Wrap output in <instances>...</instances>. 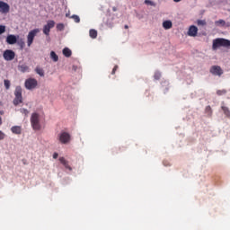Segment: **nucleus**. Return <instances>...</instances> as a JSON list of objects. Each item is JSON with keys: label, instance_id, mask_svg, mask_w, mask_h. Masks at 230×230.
<instances>
[{"label": "nucleus", "instance_id": "obj_30", "mask_svg": "<svg viewBox=\"0 0 230 230\" xmlns=\"http://www.w3.org/2000/svg\"><path fill=\"white\" fill-rule=\"evenodd\" d=\"M6 31V26L4 25H0V35H3Z\"/></svg>", "mask_w": 230, "mask_h": 230}, {"label": "nucleus", "instance_id": "obj_27", "mask_svg": "<svg viewBox=\"0 0 230 230\" xmlns=\"http://www.w3.org/2000/svg\"><path fill=\"white\" fill-rule=\"evenodd\" d=\"M4 87H5V89H10V80H4Z\"/></svg>", "mask_w": 230, "mask_h": 230}, {"label": "nucleus", "instance_id": "obj_32", "mask_svg": "<svg viewBox=\"0 0 230 230\" xmlns=\"http://www.w3.org/2000/svg\"><path fill=\"white\" fill-rule=\"evenodd\" d=\"M4 137H6V135L4 133H3V131L0 130V141H3V139H4Z\"/></svg>", "mask_w": 230, "mask_h": 230}, {"label": "nucleus", "instance_id": "obj_1", "mask_svg": "<svg viewBox=\"0 0 230 230\" xmlns=\"http://www.w3.org/2000/svg\"><path fill=\"white\" fill-rule=\"evenodd\" d=\"M218 48H230V40L223 38H217L213 40L212 49Z\"/></svg>", "mask_w": 230, "mask_h": 230}, {"label": "nucleus", "instance_id": "obj_39", "mask_svg": "<svg viewBox=\"0 0 230 230\" xmlns=\"http://www.w3.org/2000/svg\"><path fill=\"white\" fill-rule=\"evenodd\" d=\"M113 12H116V9H115V7H113Z\"/></svg>", "mask_w": 230, "mask_h": 230}, {"label": "nucleus", "instance_id": "obj_36", "mask_svg": "<svg viewBox=\"0 0 230 230\" xmlns=\"http://www.w3.org/2000/svg\"><path fill=\"white\" fill-rule=\"evenodd\" d=\"M0 125H3V119L0 117Z\"/></svg>", "mask_w": 230, "mask_h": 230}, {"label": "nucleus", "instance_id": "obj_22", "mask_svg": "<svg viewBox=\"0 0 230 230\" xmlns=\"http://www.w3.org/2000/svg\"><path fill=\"white\" fill-rule=\"evenodd\" d=\"M217 96H224V94H227V90H226V89L217 90Z\"/></svg>", "mask_w": 230, "mask_h": 230}, {"label": "nucleus", "instance_id": "obj_2", "mask_svg": "<svg viewBox=\"0 0 230 230\" xmlns=\"http://www.w3.org/2000/svg\"><path fill=\"white\" fill-rule=\"evenodd\" d=\"M31 125L33 130H40V115L39 113H32L31 116Z\"/></svg>", "mask_w": 230, "mask_h": 230}, {"label": "nucleus", "instance_id": "obj_9", "mask_svg": "<svg viewBox=\"0 0 230 230\" xmlns=\"http://www.w3.org/2000/svg\"><path fill=\"white\" fill-rule=\"evenodd\" d=\"M210 73L215 76H222V75H224V70H222V67L219 66H212L210 68Z\"/></svg>", "mask_w": 230, "mask_h": 230}, {"label": "nucleus", "instance_id": "obj_35", "mask_svg": "<svg viewBox=\"0 0 230 230\" xmlns=\"http://www.w3.org/2000/svg\"><path fill=\"white\" fill-rule=\"evenodd\" d=\"M58 155L57 153H54L53 159H58Z\"/></svg>", "mask_w": 230, "mask_h": 230}, {"label": "nucleus", "instance_id": "obj_13", "mask_svg": "<svg viewBox=\"0 0 230 230\" xmlns=\"http://www.w3.org/2000/svg\"><path fill=\"white\" fill-rule=\"evenodd\" d=\"M18 70L21 73H30V66H28V65H26V64L19 65Z\"/></svg>", "mask_w": 230, "mask_h": 230}, {"label": "nucleus", "instance_id": "obj_21", "mask_svg": "<svg viewBox=\"0 0 230 230\" xmlns=\"http://www.w3.org/2000/svg\"><path fill=\"white\" fill-rule=\"evenodd\" d=\"M222 111H224V114H226V116L227 118H230V111L229 108L226 107V106H222Z\"/></svg>", "mask_w": 230, "mask_h": 230}, {"label": "nucleus", "instance_id": "obj_34", "mask_svg": "<svg viewBox=\"0 0 230 230\" xmlns=\"http://www.w3.org/2000/svg\"><path fill=\"white\" fill-rule=\"evenodd\" d=\"M206 112H209L211 114V106L206 107Z\"/></svg>", "mask_w": 230, "mask_h": 230}, {"label": "nucleus", "instance_id": "obj_29", "mask_svg": "<svg viewBox=\"0 0 230 230\" xmlns=\"http://www.w3.org/2000/svg\"><path fill=\"white\" fill-rule=\"evenodd\" d=\"M72 19H74L75 22H80V16L76 14L72 15Z\"/></svg>", "mask_w": 230, "mask_h": 230}, {"label": "nucleus", "instance_id": "obj_7", "mask_svg": "<svg viewBox=\"0 0 230 230\" xmlns=\"http://www.w3.org/2000/svg\"><path fill=\"white\" fill-rule=\"evenodd\" d=\"M3 58L7 61L11 62V60H13L15 58V52L12 49H6L3 53Z\"/></svg>", "mask_w": 230, "mask_h": 230}, {"label": "nucleus", "instance_id": "obj_16", "mask_svg": "<svg viewBox=\"0 0 230 230\" xmlns=\"http://www.w3.org/2000/svg\"><path fill=\"white\" fill-rule=\"evenodd\" d=\"M63 55H64V57H66V58H69V57H71V55H73V52L69 49V48H65L63 49Z\"/></svg>", "mask_w": 230, "mask_h": 230}, {"label": "nucleus", "instance_id": "obj_5", "mask_svg": "<svg viewBox=\"0 0 230 230\" xmlns=\"http://www.w3.org/2000/svg\"><path fill=\"white\" fill-rule=\"evenodd\" d=\"M37 85H39V81L35 78H28L25 80L24 87L28 91H33V89H37Z\"/></svg>", "mask_w": 230, "mask_h": 230}, {"label": "nucleus", "instance_id": "obj_28", "mask_svg": "<svg viewBox=\"0 0 230 230\" xmlns=\"http://www.w3.org/2000/svg\"><path fill=\"white\" fill-rule=\"evenodd\" d=\"M20 112H22V114H24L25 116H28V114H30V111H28V110L24 108L20 109Z\"/></svg>", "mask_w": 230, "mask_h": 230}, {"label": "nucleus", "instance_id": "obj_31", "mask_svg": "<svg viewBox=\"0 0 230 230\" xmlns=\"http://www.w3.org/2000/svg\"><path fill=\"white\" fill-rule=\"evenodd\" d=\"M145 4H150V6H155V4L150 0H145Z\"/></svg>", "mask_w": 230, "mask_h": 230}, {"label": "nucleus", "instance_id": "obj_23", "mask_svg": "<svg viewBox=\"0 0 230 230\" xmlns=\"http://www.w3.org/2000/svg\"><path fill=\"white\" fill-rule=\"evenodd\" d=\"M216 26H226V21L218 20L215 22Z\"/></svg>", "mask_w": 230, "mask_h": 230}, {"label": "nucleus", "instance_id": "obj_14", "mask_svg": "<svg viewBox=\"0 0 230 230\" xmlns=\"http://www.w3.org/2000/svg\"><path fill=\"white\" fill-rule=\"evenodd\" d=\"M11 132H13V134L21 135L22 134V128H21V126H13L11 128Z\"/></svg>", "mask_w": 230, "mask_h": 230}, {"label": "nucleus", "instance_id": "obj_17", "mask_svg": "<svg viewBox=\"0 0 230 230\" xmlns=\"http://www.w3.org/2000/svg\"><path fill=\"white\" fill-rule=\"evenodd\" d=\"M172 26V21H164L163 22V27L164 28V30H170Z\"/></svg>", "mask_w": 230, "mask_h": 230}, {"label": "nucleus", "instance_id": "obj_11", "mask_svg": "<svg viewBox=\"0 0 230 230\" xmlns=\"http://www.w3.org/2000/svg\"><path fill=\"white\" fill-rule=\"evenodd\" d=\"M197 33H199V28L195 25H191L188 31L189 37H197Z\"/></svg>", "mask_w": 230, "mask_h": 230}, {"label": "nucleus", "instance_id": "obj_4", "mask_svg": "<svg viewBox=\"0 0 230 230\" xmlns=\"http://www.w3.org/2000/svg\"><path fill=\"white\" fill-rule=\"evenodd\" d=\"M58 139L61 145H67L71 142V135L66 131H61L58 135Z\"/></svg>", "mask_w": 230, "mask_h": 230}, {"label": "nucleus", "instance_id": "obj_38", "mask_svg": "<svg viewBox=\"0 0 230 230\" xmlns=\"http://www.w3.org/2000/svg\"><path fill=\"white\" fill-rule=\"evenodd\" d=\"M1 116H3V114H4V111H0Z\"/></svg>", "mask_w": 230, "mask_h": 230}, {"label": "nucleus", "instance_id": "obj_24", "mask_svg": "<svg viewBox=\"0 0 230 230\" xmlns=\"http://www.w3.org/2000/svg\"><path fill=\"white\" fill-rule=\"evenodd\" d=\"M197 24L198 26H206L207 22L206 20H198Z\"/></svg>", "mask_w": 230, "mask_h": 230}, {"label": "nucleus", "instance_id": "obj_12", "mask_svg": "<svg viewBox=\"0 0 230 230\" xmlns=\"http://www.w3.org/2000/svg\"><path fill=\"white\" fill-rule=\"evenodd\" d=\"M6 42L7 44L13 45L17 44V36L13 34H10L6 37Z\"/></svg>", "mask_w": 230, "mask_h": 230}, {"label": "nucleus", "instance_id": "obj_25", "mask_svg": "<svg viewBox=\"0 0 230 230\" xmlns=\"http://www.w3.org/2000/svg\"><path fill=\"white\" fill-rule=\"evenodd\" d=\"M154 78L155 80H161V72L159 71L155 72Z\"/></svg>", "mask_w": 230, "mask_h": 230}, {"label": "nucleus", "instance_id": "obj_3", "mask_svg": "<svg viewBox=\"0 0 230 230\" xmlns=\"http://www.w3.org/2000/svg\"><path fill=\"white\" fill-rule=\"evenodd\" d=\"M13 105L17 107L20 103H22V88L21 86H16L14 91Z\"/></svg>", "mask_w": 230, "mask_h": 230}, {"label": "nucleus", "instance_id": "obj_15", "mask_svg": "<svg viewBox=\"0 0 230 230\" xmlns=\"http://www.w3.org/2000/svg\"><path fill=\"white\" fill-rule=\"evenodd\" d=\"M59 162L61 163V164H63V166H65V168H66V170H69L70 172H71V170H73V169L69 166V162H67V160H66V158L60 157V158H59Z\"/></svg>", "mask_w": 230, "mask_h": 230}, {"label": "nucleus", "instance_id": "obj_8", "mask_svg": "<svg viewBox=\"0 0 230 230\" xmlns=\"http://www.w3.org/2000/svg\"><path fill=\"white\" fill-rule=\"evenodd\" d=\"M52 28H55V21L50 20L43 27V33H44V35H47V36L49 35V31H51Z\"/></svg>", "mask_w": 230, "mask_h": 230}, {"label": "nucleus", "instance_id": "obj_10", "mask_svg": "<svg viewBox=\"0 0 230 230\" xmlns=\"http://www.w3.org/2000/svg\"><path fill=\"white\" fill-rule=\"evenodd\" d=\"M0 13L6 15V13H10V4L6 2L0 1Z\"/></svg>", "mask_w": 230, "mask_h": 230}, {"label": "nucleus", "instance_id": "obj_6", "mask_svg": "<svg viewBox=\"0 0 230 230\" xmlns=\"http://www.w3.org/2000/svg\"><path fill=\"white\" fill-rule=\"evenodd\" d=\"M40 29H34L31 31L27 35V46L30 48L33 44V40H35V37H37V33H40Z\"/></svg>", "mask_w": 230, "mask_h": 230}, {"label": "nucleus", "instance_id": "obj_37", "mask_svg": "<svg viewBox=\"0 0 230 230\" xmlns=\"http://www.w3.org/2000/svg\"><path fill=\"white\" fill-rule=\"evenodd\" d=\"M124 28H125L126 30H128V25H125Z\"/></svg>", "mask_w": 230, "mask_h": 230}, {"label": "nucleus", "instance_id": "obj_26", "mask_svg": "<svg viewBox=\"0 0 230 230\" xmlns=\"http://www.w3.org/2000/svg\"><path fill=\"white\" fill-rule=\"evenodd\" d=\"M57 30H58V31H64V25H63V23H58L57 25Z\"/></svg>", "mask_w": 230, "mask_h": 230}, {"label": "nucleus", "instance_id": "obj_19", "mask_svg": "<svg viewBox=\"0 0 230 230\" xmlns=\"http://www.w3.org/2000/svg\"><path fill=\"white\" fill-rule=\"evenodd\" d=\"M50 58L53 60V62H58V55H57L55 51L50 52Z\"/></svg>", "mask_w": 230, "mask_h": 230}, {"label": "nucleus", "instance_id": "obj_18", "mask_svg": "<svg viewBox=\"0 0 230 230\" xmlns=\"http://www.w3.org/2000/svg\"><path fill=\"white\" fill-rule=\"evenodd\" d=\"M89 35H90L91 39H96V37H98V31H96L94 29H91L89 31Z\"/></svg>", "mask_w": 230, "mask_h": 230}, {"label": "nucleus", "instance_id": "obj_20", "mask_svg": "<svg viewBox=\"0 0 230 230\" xmlns=\"http://www.w3.org/2000/svg\"><path fill=\"white\" fill-rule=\"evenodd\" d=\"M35 73L40 76H44V69H42L40 66H36Z\"/></svg>", "mask_w": 230, "mask_h": 230}, {"label": "nucleus", "instance_id": "obj_33", "mask_svg": "<svg viewBox=\"0 0 230 230\" xmlns=\"http://www.w3.org/2000/svg\"><path fill=\"white\" fill-rule=\"evenodd\" d=\"M116 71H118V66H115L112 69L111 75H116Z\"/></svg>", "mask_w": 230, "mask_h": 230}]
</instances>
